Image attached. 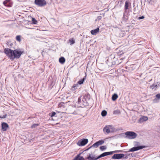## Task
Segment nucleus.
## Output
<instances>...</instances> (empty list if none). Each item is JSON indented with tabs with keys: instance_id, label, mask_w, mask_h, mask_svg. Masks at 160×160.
<instances>
[{
	"instance_id": "obj_1",
	"label": "nucleus",
	"mask_w": 160,
	"mask_h": 160,
	"mask_svg": "<svg viewBox=\"0 0 160 160\" xmlns=\"http://www.w3.org/2000/svg\"><path fill=\"white\" fill-rule=\"evenodd\" d=\"M4 52L10 59L13 60L16 58H19L23 52L19 49L12 50L8 48H6L4 49Z\"/></svg>"
},
{
	"instance_id": "obj_2",
	"label": "nucleus",
	"mask_w": 160,
	"mask_h": 160,
	"mask_svg": "<svg viewBox=\"0 0 160 160\" xmlns=\"http://www.w3.org/2000/svg\"><path fill=\"white\" fill-rule=\"evenodd\" d=\"M35 4L40 7H42L47 4L46 1L45 0H35Z\"/></svg>"
},
{
	"instance_id": "obj_3",
	"label": "nucleus",
	"mask_w": 160,
	"mask_h": 160,
	"mask_svg": "<svg viewBox=\"0 0 160 160\" xmlns=\"http://www.w3.org/2000/svg\"><path fill=\"white\" fill-rule=\"evenodd\" d=\"M125 134L129 138L131 139L135 138L137 136L136 133L133 132L128 131Z\"/></svg>"
},
{
	"instance_id": "obj_4",
	"label": "nucleus",
	"mask_w": 160,
	"mask_h": 160,
	"mask_svg": "<svg viewBox=\"0 0 160 160\" xmlns=\"http://www.w3.org/2000/svg\"><path fill=\"white\" fill-rule=\"evenodd\" d=\"M120 152V150H117V151H112V152H105L102 153V154H101L100 155L98 156L97 157V158L98 159V158H99L102 157H105V156H107L108 155L112 154L113 153L118 152Z\"/></svg>"
},
{
	"instance_id": "obj_5",
	"label": "nucleus",
	"mask_w": 160,
	"mask_h": 160,
	"mask_svg": "<svg viewBox=\"0 0 160 160\" xmlns=\"http://www.w3.org/2000/svg\"><path fill=\"white\" fill-rule=\"evenodd\" d=\"M103 131L104 132L108 134L109 133L113 132L114 131V128L111 126H107L104 128Z\"/></svg>"
},
{
	"instance_id": "obj_6",
	"label": "nucleus",
	"mask_w": 160,
	"mask_h": 160,
	"mask_svg": "<svg viewBox=\"0 0 160 160\" xmlns=\"http://www.w3.org/2000/svg\"><path fill=\"white\" fill-rule=\"evenodd\" d=\"M88 142L87 139H84L79 140L77 143V144L79 146H83L85 145Z\"/></svg>"
},
{
	"instance_id": "obj_7",
	"label": "nucleus",
	"mask_w": 160,
	"mask_h": 160,
	"mask_svg": "<svg viewBox=\"0 0 160 160\" xmlns=\"http://www.w3.org/2000/svg\"><path fill=\"white\" fill-rule=\"evenodd\" d=\"M145 146H139L138 147H133L130 149H129V150L128 152H133L135 151H136L140 149H143L144 148Z\"/></svg>"
},
{
	"instance_id": "obj_8",
	"label": "nucleus",
	"mask_w": 160,
	"mask_h": 160,
	"mask_svg": "<svg viewBox=\"0 0 160 160\" xmlns=\"http://www.w3.org/2000/svg\"><path fill=\"white\" fill-rule=\"evenodd\" d=\"M124 155L123 154H115L112 156V158L113 159H119L124 157Z\"/></svg>"
},
{
	"instance_id": "obj_9",
	"label": "nucleus",
	"mask_w": 160,
	"mask_h": 160,
	"mask_svg": "<svg viewBox=\"0 0 160 160\" xmlns=\"http://www.w3.org/2000/svg\"><path fill=\"white\" fill-rule=\"evenodd\" d=\"M2 129L3 131H6L9 128L8 124L5 122H3L1 124Z\"/></svg>"
},
{
	"instance_id": "obj_10",
	"label": "nucleus",
	"mask_w": 160,
	"mask_h": 160,
	"mask_svg": "<svg viewBox=\"0 0 160 160\" xmlns=\"http://www.w3.org/2000/svg\"><path fill=\"white\" fill-rule=\"evenodd\" d=\"M3 4L7 7H12V3L10 0H5L3 2Z\"/></svg>"
},
{
	"instance_id": "obj_11",
	"label": "nucleus",
	"mask_w": 160,
	"mask_h": 160,
	"mask_svg": "<svg viewBox=\"0 0 160 160\" xmlns=\"http://www.w3.org/2000/svg\"><path fill=\"white\" fill-rule=\"evenodd\" d=\"M104 143V141L103 140H100L98 142H96L95 143H94L93 145L92 146L97 148L98 147L99 145H101L103 143Z\"/></svg>"
},
{
	"instance_id": "obj_12",
	"label": "nucleus",
	"mask_w": 160,
	"mask_h": 160,
	"mask_svg": "<svg viewBox=\"0 0 160 160\" xmlns=\"http://www.w3.org/2000/svg\"><path fill=\"white\" fill-rule=\"evenodd\" d=\"M87 159L88 160H97L98 158H96L94 155L92 154H89L87 157Z\"/></svg>"
},
{
	"instance_id": "obj_13",
	"label": "nucleus",
	"mask_w": 160,
	"mask_h": 160,
	"mask_svg": "<svg viewBox=\"0 0 160 160\" xmlns=\"http://www.w3.org/2000/svg\"><path fill=\"white\" fill-rule=\"evenodd\" d=\"M99 32V28H97L96 29L92 30L91 31V33L93 35H96L97 33Z\"/></svg>"
},
{
	"instance_id": "obj_14",
	"label": "nucleus",
	"mask_w": 160,
	"mask_h": 160,
	"mask_svg": "<svg viewBox=\"0 0 160 160\" xmlns=\"http://www.w3.org/2000/svg\"><path fill=\"white\" fill-rule=\"evenodd\" d=\"M131 3L128 1H126L125 2V5L124 7V9L125 10H127L129 9V6H130Z\"/></svg>"
},
{
	"instance_id": "obj_15",
	"label": "nucleus",
	"mask_w": 160,
	"mask_h": 160,
	"mask_svg": "<svg viewBox=\"0 0 160 160\" xmlns=\"http://www.w3.org/2000/svg\"><path fill=\"white\" fill-rule=\"evenodd\" d=\"M84 158L82 157H81L78 155L76 156L73 160H84Z\"/></svg>"
},
{
	"instance_id": "obj_16",
	"label": "nucleus",
	"mask_w": 160,
	"mask_h": 160,
	"mask_svg": "<svg viewBox=\"0 0 160 160\" xmlns=\"http://www.w3.org/2000/svg\"><path fill=\"white\" fill-rule=\"evenodd\" d=\"M78 86V84H74L70 89L72 91H74L77 89V87Z\"/></svg>"
},
{
	"instance_id": "obj_17",
	"label": "nucleus",
	"mask_w": 160,
	"mask_h": 160,
	"mask_svg": "<svg viewBox=\"0 0 160 160\" xmlns=\"http://www.w3.org/2000/svg\"><path fill=\"white\" fill-rule=\"evenodd\" d=\"M59 62L61 64H63L65 62V59L63 57H61L59 59Z\"/></svg>"
},
{
	"instance_id": "obj_18",
	"label": "nucleus",
	"mask_w": 160,
	"mask_h": 160,
	"mask_svg": "<svg viewBox=\"0 0 160 160\" xmlns=\"http://www.w3.org/2000/svg\"><path fill=\"white\" fill-rule=\"evenodd\" d=\"M118 96L116 94H114L112 96V99L113 101L116 100L118 98Z\"/></svg>"
},
{
	"instance_id": "obj_19",
	"label": "nucleus",
	"mask_w": 160,
	"mask_h": 160,
	"mask_svg": "<svg viewBox=\"0 0 160 160\" xmlns=\"http://www.w3.org/2000/svg\"><path fill=\"white\" fill-rule=\"evenodd\" d=\"M150 88L152 89H155V90H156V88L157 87V85L156 84H153L152 85L150 86Z\"/></svg>"
},
{
	"instance_id": "obj_20",
	"label": "nucleus",
	"mask_w": 160,
	"mask_h": 160,
	"mask_svg": "<svg viewBox=\"0 0 160 160\" xmlns=\"http://www.w3.org/2000/svg\"><path fill=\"white\" fill-rule=\"evenodd\" d=\"M69 41L70 43V45H72L75 43V40L73 38H72L69 40Z\"/></svg>"
},
{
	"instance_id": "obj_21",
	"label": "nucleus",
	"mask_w": 160,
	"mask_h": 160,
	"mask_svg": "<svg viewBox=\"0 0 160 160\" xmlns=\"http://www.w3.org/2000/svg\"><path fill=\"white\" fill-rule=\"evenodd\" d=\"M65 103L63 102H61L59 104L58 107L59 108H64Z\"/></svg>"
},
{
	"instance_id": "obj_22",
	"label": "nucleus",
	"mask_w": 160,
	"mask_h": 160,
	"mask_svg": "<svg viewBox=\"0 0 160 160\" xmlns=\"http://www.w3.org/2000/svg\"><path fill=\"white\" fill-rule=\"evenodd\" d=\"M56 114V113L54 112H52L49 113V116L51 117H52L53 116H55V115Z\"/></svg>"
},
{
	"instance_id": "obj_23",
	"label": "nucleus",
	"mask_w": 160,
	"mask_h": 160,
	"mask_svg": "<svg viewBox=\"0 0 160 160\" xmlns=\"http://www.w3.org/2000/svg\"><path fill=\"white\" fill-rule=\"evenodd\" d=\"M21 36L18 35L16 37V40L19 42H20L21 41Z\"/></svg>"
},
{
	"instance_id": "obj_24",
	"label": "nucleus",
	"mask_w": 160,
	"mask_h": 160,
	"mask_svg": "<svg viewBox=\"0 0 160 160\" xmlns=\"http://www.w3.org/2000/svg\"><path fill=\"white\" fill-rule=\"evenodd\" d=\"M84 80V78H83L82 79H81L80 80H79L78 82L77 83L78 84H82Z\"/></svg>"
},
{
	"instance_id": "obj_25",
	"label": "nucleus",
	"mask_w": 160,
	"mask_h": 160,
	"mask_svg": "<svg viewBox=\"0 0 160 160\" xmlns=\"http://www.w3.org/2000/svg\"><path fill=\"white\" fill-rule=\"evenodd\" d=\"M32 22L33 24H37V21L34 18H32Z\"/></svg>"
},
{
	"instance_id": "obj_26",
	"label": "nucleus",
	"mask_w": 160,
	"mask_h": 160,
	"mask_svg": "<svg viewBox=\"0 0 160 160\" xmlns=\"http://www.w3.org/2000/svg\"><path fill=\"white\" fill-rule=\"evenodd\" d=\"M39 125V124H33L31 126V128H35L37 126Z\"/></svg>"
},
{
	"instance_id": "obj_27",
	"label": "nucleus",
	"mask_w": 160,
	"mask_h": 160,
	"mask_svg": "<svg viewBox=\"0 0 160 160\" xmlns=\"http://www.w3.org/2000/svg\"><path fill=\"white\" fill-rule=\"evenodd\" d=\"M107 113V112L105 110H103L102 112L101 115L102 116H105L106 115Z\"/></svg>"
},
{
	"instance_id": "obj_28",
	"label": "nucleus",
	"mask_w": 160,
	"mask_h": 160,
	"mask_svg": "<svg viewBox=\"0 0 160 160\" xmlns=\"http://www.w3.org/2000/svg\"><path fill=\"white\" fill-rule=\"evenodd\" d=\"M100 150L102 151H103L104 150H105L106 148V147L104 146H101L100 147Z\"/></svg>"
},
{
	"instance_id": "obj_29",
	"label": "nucleus",
	"mask_w": 160,
	"mask_h": 160,
	"mask_svg": "<svg viewBox=\"0 0 160 160\" xmlns=\"http://www.w3.org/2000/svg\"><path fill=\"white\" fill-rule=\"evenodd\" d=\"M7 115L6 114H5L3 116H0V118L1 119L5 118H6Z\"/></svg>"
},
{
	"instance_id": "obj_30",
	"label": "nucleus",
	"mask_w": 160,
	"mask_h": 160,
	"mask_svg": "<svg viewBox=\"0 0 160 160\" xmlns=\"http://www.w3.org/2000/svg\"><path fill=\"white\" fill-rule=\"evenodd\" d=\"M156 97V98H157L158 99H160V94H157Z\"/></svg>"
},
{
	"instance_id": "obj_31",
	"label": "nucleus",
	"mask_w": 160,
	"mask_h": 160,
	"mask_svg": "<svg viewBox=\"0 0 160 160\" xmlns=\"http://www.w3.org/2000/svg\"><path fill=\"white\" fill-rule=\"evenodd\" d=\"M120 112L118 110H116L114 111V114H117L118 113H120Z\"/></svg>"
},
{
	"instance_id": "obj_32",
	"label": "nucleus",
	"mask_w": 160,
	"mask_h": 160,
	"mask_svg": "<svg viewBox=\"0 0 160 160\" xmlns=\"http://www.w3.org/2000/svg\"><path fill=\"white\" fill-rule=\"evenodd\" d=\"M144 17L143 16H142V17H140L138 18V19L139 20L143 19L144 18Z\"/></svg>"
},
{
	"instance_id": "obj_33",
	"label": "nucleus",
	"mask_w": 160,
	"mask_h": 160,
	"mask_svg": "<svg viewBox=\"0 0 160 160\" xmlns=\"http://www.w3.org/2000/svg\"><path fill=\"white\" fill-rule=\"evenodd\" d=\"M81 102V98H79L78 99V103H80Z\"/></svg>"
},
{
	"instance_id": "obj_34",
	"label": "nucleus",
	"mask_w": 160,
	"mask_h": 160,
	"mask_svg": "<svg viewBox=\"0 0 160 160\" xmlns=\"http://www.w3.org/2000/svg\"><path fill=\"white\" fill-rule=\"evenodd\" d=\"M143 119L145 121L147 120L148 119V118L147 117H144L143 118Z\"/></svg>"
},
{
	"instance_id": "obj_35",
	"label": "nucleus",
	"mask_w": 160,
	"mask_h": 160,
	"mask_svg": "<svg viewBox=\"0 0 160 160\" xmlns=\"http://www.w3.org/2000/svg\"><path fill=\"white\" fill-rule=\"evenodd\" d=\"M131 154L130 153H129V154H128L127 155V156H125V157H124V158L126 159H127L128 158V156H129Z\"/></svg>"
}]
</instances>
